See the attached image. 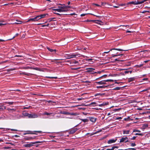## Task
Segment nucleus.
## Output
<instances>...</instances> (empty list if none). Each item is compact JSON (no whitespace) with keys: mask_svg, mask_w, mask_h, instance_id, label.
Listing matches in <instances>:
<instances>
[{"mask_svg":"<svg viewBox=\"0 0 150 150\" xmlns=\"http://www.w3.org/2000/svg\"><path fill=\"white\" fill-rule=\"evenodd\" d=\"M144 2V1L143 0L141 1H137V4H140L143 3Z\"/></svg>","mask_w":150,"mask_h":150,"instance_id":"nucleus-29","label":"nucleus"},{"mask_svg":"<svg viewBox=\"0 0 150 150\" xmlns=\"http://www.w3.org/2000/svg\"><path fill=\"white\" fill-rule=\"evenodd\" d=\"M35 137H27L26 138H25V139L26 140H31L32 139H35Z\"/></svg>","mask_w":150,"mask_h":150,"instance_id":"nucleus-11","label":"nucleus"},{"mask_svg":"<svg viewBox=\"0 0 150 150\" xmlns=\"http://www.w3.org/2000/svg\"><path fill=\"white\" fill-rule=\"evenodd\" d=\"M22 74L25 75H28V74H27L25 72L23 73Z\"/></svg>","mask_w":150,"mask_h":150,"instance_id":"nucleus-54","label":"nucleus"},{"mask_svg":"<svg viewBox=\"0 0 150 150\" xmlns=\"http://www.w3.org/2000/svg\"><path fill=\"white\" fill-rule=\"evenodd\" d=\"M46 14H43L37 16H39L38 20L41 18H44Z\"/></svg>","mask_w":150,"mask_h":150,"instance_id":"nucleus-12","label":"nucleus"},{"mask_svg":"<svg viewBox=\"0 0 150 150\" xmlns=\"http://www.w3.org/2000/svg\"><path fill=\"white\" fill-rule=\"evenodd\" d=\"M79 114L76 113H74V112H71L70 113V115H74V116H76L77 115H78Z\"/></svg>","mask_w":150,"mask_h":150,"instance_id":"nucleus-19","label":"nucleus"},{"mask_svg":"<svg viewBox=\"0 0 150 150\" xmlns=\"http://www.w3.org/2000/svg\"><path fill=\"white\" fill-rule=\"evenodd\" d=\"M108 104L106 102H103V103L99 105H98L99 106H103Z\"/></svg>","mask_w":150,"mask_h":150,"instance_id":"nucleus-18","label":"nucleus"},{"mask_svg":"<svg viewBox=\"0 0 150 150\" xmlns=\"http://www.w3.org/2000/svg\"><path fill=\"white\" fill-rule=\"evenodd\" d=\"M18 22H15L14 24H21V21H19L17 20L16 21Z\"/></svg>","mask_w":150,"mask_h":150,"instance_id":"nucleus-35","label":"nucleus"},{"mask_svg":"<svg viewBox=\"0 0 150 150\" xmlns=\"http://www.w3.org/2000/svg\"><path fill=\"white\" fill-rule=\"evenodd\" d=\"M112 50H117L120 51H127V50H122V49H115V48H114V49H111L109 51H108L105 52H104V53H108V52H109L110 51H112Z\"/></svg>","mask_w":150,"mask_h":150,"instance_id":"nucleus-7","label":"nucleus"},{"mask_svg":"<svg viewBox=\"0 0 150 150\" xmlns=\"http://www.w3.org/2000/svg\"><path fill=\"white\" fill-rule=\"evenodd\" d=\"M63 114L67 115H70V113L68 112H64Z\"/></svg>","mask_w":150,"mask_h":150,"instance_id":"nucleus-30","label":"nucleus"},{"mask_svg":"<svg viewBox=\"0 0 150 150\" xmlns=\"http://www.w3.org/2000/svg\"><path fill=\"white\" fill-rule=\"evenodd\" d=\"M79 54H73L71 55H69L68 56L67 58L68 59H70L71 58H74L76 57Z\"/></svg>","mask_w":150,"mask_h":150,"instance_id":"nucleus-6","label":"nucleus"},{"mask_svg":"<svg viewBox=\"0 0 150 150\" xmlns=\"http://www.w3.org/2000/svg\"><path fill=\"white\" fill-rule=\"evenodd\" d=\"M126 5V4H119L118 5V6H125Z\"/></svg>","mask_w":150,"mask_h":150,"instance_id":"nucleus-39","label":"nucleus"},{"mask_svg":"<svg viewBox=\"0 0 150 150\" xmlns=\"http://www.w3.org/2000/svg\"><path fill=\"white\" fill-rule=\"evenodd\" d=\"M91 20H87L85 21V22H91Z\"/></svg>","mask_w":150,"mask_h":150,"instance_id":"nucleus-58","label":"nucleus"},{"mask_svg":"<svg viewBox=\"0 0 150 150\" xmlns=\"http://www.w3.org/2000/svg\"><path fill=\"white\" fill-rule=\"evenodd\" d=\"M6 103L8 104L9 105H13L14 103V102H6Z\"/></svg>","mask_w":150,"mask_h":150,"instance_id":"nucleus-25","label":"nucleus"},{"mask_svg":"<svg viewBox=\"0 0 150 150\" xmlns=\"http://www.w3.org/2000/svg\"><path fill=\"white\" fill-rule=\"evenodd\" d=\"M73 63H74L75 64H76L77 63H78V62L77 61H75L74 62H73Z\"/></svg>","mask_w":150,"mask_h":150,"instance_id":"nucleus-45","label":"nucleus"},{"mask_svg":"<svg viewBox=\"0 0 150 150\" xmlns=\"http://www.w3.org/2000/svg\"><path fill=\"white\" fill-rule=\"evenodd\" d=\"M47 78H49L50 79H57V78L56 77H48V76H47Z\"/></svg>","mask_w":150,"mask_h":150,"instance_id":"nucleus-26","label":"nucleus"},{"mask_svg":"<svg viewBox=\"0 0 150 150\" xmlns=\"http://www.w3.org/2000/svg\"><path fill=\"white\" fill-rule=\"evenodd\" d=\"M129 72V71H125V74H127Z\"/></svg>","mask_w":150,"mask_h":150,"instance_id":"nucleus-56","label":"nucleus"},{"mask_svg":"<svg viewBox=\"0 0 150 150\" xmlns=\"http://www.w3.org/2000/svg\"><path fill=\"white\" fill-rule=\"evenodd\" d=\"M103 71H99L98 72V73L99 74L101 73L102 72H103Z\"/></svg>","mask_w":150,"mask_h":150,"instance_id":"nucleus-55","label":"nucleus"},{"mask_svg":"<svg viewBox=\"0 0 150 150\" xmlns=\"http://www.w3.org/2000/svg\"><path fill=\"white\" fill-rule=\"evenodd\" d=\"M135 149H135L133 148H129L128 149V150H135Z\"/></svg>","mask_w":150,"mask_h":150,"instance_id":"nucleus-49","label":"nucleus"},{"mask_svg":"<svg viewBox=\"0 0 150 150\" xmlns=\"http://www.w3.org/2000/svg\"><path fill=\"white\" fill-rule=\"evenodd\" d=\"M15 69H9L7 70V71H13Z\"/></svg>","mask_w":150,"mask_h":150,"instance_id":"nucleus-40","label":"nucleus"},{"mask_svg":"<svg viewBox=\"0 0 150 150\" xmlns=\"http://www.w3.org/2000/svg\"><path fill=\"white\" fill-rule=\"evenodd\" d=\"M30 106H29V107H25L24 108V109H28L30 107Z\"/></svg>","mask_w":150,"mask_h":150,"instance_id":"nucleus-61","label":"nucleus"},{"mask_svg":"<svg viewBox=\"0 0 150 150\" xmlns=\"http://www.w3.org/2000/svg\"><path fill=\"white\" fill-rule=\"evenodd\" d=\"M88 13H85V14H81V16H85V15H86V14H87Z\"/></svg>","mask_w":150,"mask_h":150,"instance_id":"nucleus-44","label":"nucleus"},{"mask_svg":"<svg viewBox=\"0 0 150 150\" xmlns=\"http://www.w3.org/2000/svg\"><path fill=\"white\" fill-rule=\"evenodd\" d=\"M128 82H130L131 81V80L129 79V78L128 79Z\"/></svg>","mask_w":150,"mask_h":150,"instance_id":"nucleus-63","label":"nucleus"},{"mask_svg":"<svg viewBox=\"0 0 150 150\" xmlns=\"http://www.w3.org/2000/svg\"><path fill=\"white\" fill-rule=\"evenodd\" d=\"M131 146H136V144L134 143H132L131 144Z\"/></svg>","mask_w":150,"mask_h":150,"instance_id":"nucleus-38","label":"nucleus"},{"mask_svg":"<svg viewBox=\"0 0 150 150\" xmlns=\"http://www.w3.org/2000/svg\"><path fill=\"white\" fill-rule=\"evenodd\" d=\"M38 17L39 16H37L34 18H30L29 19H28L27 22H29L30 21H38Z\"/></svg>","mask_w":150,"mask_h":150,"instance_id":"nucleus-5","label":"nucleus"},{"mask_svg":"<svg viewBox=\"0 0 150 150\" xmlns=\"http://www.w3.org/2000/svg\"><path fill=\"white\" fill-rule=\"evenodd\" d=\"M120 89V87H117L115 88H114V90H119Z\"/></svg>","mask_w":150,"mask_h":150,"instance_id":"nucleus-31","label":"nucleus"},{"mask_svg":"<svg viewBox=\"0 0 150 150\" xmlns=\"http://www.w3.org/2000/svg\"><path fill=\"white\" fill-rule=\"evenodd\" d=\"M123 134H129L130 131L129 130H123Z\"/></svg>","mask_w":150,"mask_h":150,"instance_id":"nucleus-13","label":"nucleus"},{"mask_svg":"<svg viewBox=\"0 0 150 150\" xmlns=\"http://www.w3.org/2000/svg\"><path fill=\"white\" fill-rule=\"evenodd\" d=\"M23 114L24 115L28 117L29 114L28 113L25 112L23 113Z\"/></svg>","mask_w":150,"mask_h":150,"instance_id":"nucleus-23","label":"nucleus"},{"mask_svg":"<svg viewBox=\"0 0 150 150\" xmlns=\"http://www.w3.org/2000/svg\"><path fill=\"white\" fill-rule=\"evenodd\" d=\"M107 86H97V88H105V87H107Z\"/></svg>","mask_w":150,"mask_h":150,"instance_id":"nucleus-34","label":"nucleus"},{"mask_svg":"<svg viewBox=\"0 0 150 150\" xmlns=\"http://www.w3.org/2000/svg\"><path fill=\"white\" fill-rule=\"evenodd\" d=\"M62 5V6L60 7L62 8H62L63 10H66L65 9L68 8L70 7L69 6H65L64 4Z\"/></svg>","mask_w":150,"mask_h":150,"instance_id":"nucleus-9","label":"nucleus"},{"mask_svg":"<svg viewBox=\"0 0 150 150\" xmlns=\"http://www.w3.org/2000/svg\"><path fill=\"white\" fill-rule=\"evenodd\" d=\"M114 147H112L111 148L109 149L110 150H114Z\"/></svg>","mask_w":150,"mask_h":150,"instance_id":"nucleus-50","label":"nucleus"},{"mask_svg":"<svg viewBox=\"0 0 150 150\" xmlns=\"http://www.w3.org/2000/svg\"><path fill=\"white\" fill-rule=\"evenodd\" d=\"M106 82H108V81H110V82H113L114 81V80H113L111 79H108L107 80H105Z\"/></svg>","mask_w":150,"mask_h":150,"instance_id":"nucleus-32","label":"nucleus"},{"mask_svg":"<svg viewBox=\"0 0 150 150\" xmlns=\"http://www.w3.org/2000/svg\"><path fill=\"white\" fill-rule=\"evenodd\" d=\"M18 33H17L16 34V35L15 36H14L13 38H13H15L17 36H18Z\"/></svg>","mask_w":150,"mask_h":150,"instance_id":"nucleus-51","label":"nucleus"},{"mask_svg":"<svg viewBox=\"0 0 150 150\" xmlns=\"http://www.w3.org/2000/svg\"><path fill=\"white\" fill-rule=\"evenodd\" d=\"M88 69V70L87 71L88 72L92 71V70H95L94 69L92 68H89Z\"/></svg>","mask_w":150,"mask_h":150,"instance_id":"nucleus-27","label":"nucleus"},{"mask_svg":"<svg viewBox=\"0 0 150 150\" xmlns=\"http://www.w3.org/2000/svg\"><path fill=\"white\" fill-rule=\"evenodd\" d=\"M107 76L106 75H103V76L100 77L99 78H98L96 79L97 80V79H98L99 78H101L102 77H104V76Z\"/></svg>","mask_w":150,"mask_h":150,"instance_id":"nucleus-46","label":"nucleus"},{"mask_svg":"<svg viewBox=\"0 0 150 150\" xmlns=\"http://www.w3.org/2000/svg\"><path fill=\"white\" fill-rule=\"evenodd\" d=\"M113 7H114V8H118L119 7V6H113Z\"/></svg>","mask_w":150,"mask_h":150,"instance_id":"nucleus-57","label":"nucleus"},{"mask_svg":"<svg viewBox=\"0 0 150 150\" xmlns=\"http://www.w3.org/2000/svg\"><path fill=\"white\" fill-rule=\"evenodd\" d=\"M106 81L105 80L104 81H100L99 82H96V83L99 84V85H101L103 84H105L106 83H105Z\"/></svg>","mask_w":150,"mask_h":150,"instance_id":"nucleus-10","label":"nucleus"},{"mask_svg":"<svg viewBox=\"0 0 150 150\" xmlns=\"http://www.w3.org/2000/svg\"><path fill=\"white\" fill-rule=\"evenodd\" d=\"M6 24H3L2 23H0V25L1 26L2 25H5Z\"/></svg>","mask_w":150,"mask_h":150,"instance_id":"nucleus-62","label":"nucleus"},{"mask_svg":"<svg viewBox=\"0 0 150 150\" xmlns=\"http://www.w3.org/2000/svg\"><path fill=\"white\" fill-rule=\"evenodd\" d=\"M38 115L35 114H29L28 117L29 118H35L38 117Z\"/></svg>","mask_w":150,"mask_h":150,"instance_id":"nucleus-4","label":"nucleus"},{"mask_svg":"<svg viewBox=\"0 0 150 150\" xmlns=\"http://www.w3.org/2000/svg\"><path fill=\"white\" fill-rule=\"evenodd\" d=\"M132 32L131 31H129V30H127L126 31V33H132Z\"/></svg>","mask_w":150,"mask_h":150,"instance_id":"nucleus-59","label":"nucleus"},{"mask_svg":"<svg viewBox=\"0 0 150 150\" xmlns=\"http://www.w3.org/2000/svg\"><path fill=\"white\" fill-rule=\"evenodd\" d=\"M59 8L56 9H53V10L54 11H57L59 12H65L67 11L66 10H63L60 6H58Z\"/></svg>","mask_w":150,"mask_h":150,"instance_id":"nucleus-3","label":"nucleus"},{"mask_svg":"<svg viewBox=\"0 0 150 150\" xmlns=\"http://www.w3.org/2000/svg\"><path fill=\"white\" fill-rule=\"evenodd\" d=\"M115 142V140L114 139H111V140H109L108 141V144H111L112 143H114Z\"/></svg>","mask_w":150,"mask_h":150,"instance_id":"nucleus-15","label":"nucleus"},{"mask_svg":"<svg viewBox=\"0 0 150 150\" xmlns=\"http://www.w3.org/2000/svg\"><path fill=\"white\" fill-rule=\"evenodd\" d=\"M135 135H142V134H141V133H137L135 134Z\"/></svg>","mask_w":150,"mask_h":150,"instance_id":"nucleus-47","label":"nucleus"},{"mask_svg":"<svg viewBox=\"0 0 150 150\" xmlns=\"http://www.w3.org/2000/svg\"><path fill=\"white\" fill-rule=\"evenodd\" d=\"M129 142L128 139V138L127 137H122L120 139V143L122 142Z\"/></svg>","mask_w":150,"mask_h":150,"instance_id":"nucleus-2","label":"nucleus"},{"mask_svg":"<svg viewBox=\"0 0 150 150\" xmlns=\"http://www.w3.org/2000/svg\"><path fill=\"white\" fill-rule=\"evenodd\" d=\"M7 110L9 111H10L11 110H12L13 111H15L16 110L14 109H10L9 108H7Z\"/></svg>","mask_w":150,"mask_h":150,"instance_id":"nucleus-24","label":"nucleus"},{"mask_svg":"<svg viewBox=\"0 0 150 150\" xmlns=\"http://www.w3.org/2000/svg\"><path fill=\"white\" fill-rule=\"evenodd\" d=\"M77 130L76 129H74L73 130H72L71 131V133L72 134L74 133Z\"/></svg>","mask_w":150,"mask_h":150,"instance_id":"nucleus-20","label":"nucleus"},{"mask_svg":"<svg viewBox=\"0 0 150 150\" xmlns=\"http://www.w3.org/2000/svg\"><path fill=\"white\" fill-rule=\"evenodd\" d=\"M95 104H97L95 102H93L91 103L90 104L88 105H85L86 106H89L90 105H95Z\"/></svg>","mask_w":150,"mask_h":150,"instance_id":"nucleus-22","label":"nucleus"},{"mask_svg":"<svg viewBox=\"0 0 150 150\" xmlns=\"http://www.w3.org/2000/svg\"><path fill=\"white\" fill-rule=\"evenodd\" d=\"M148 125H143V127L144 128H145L146 127H147Z\"/></svg>","mask_w":150,"mask_h":150,"instance_id":"nucleus-33","label":"nucleus"},{"mask_svg":"<svg viewBox=\"0 0 150 150\" xmlns=\"http://www.w3.org/2000/svg\"><path fill=\"white\" fill-rule=\"evenodd\" d=\"M129 4H133L134 5H137V1H132L131 2H129L127 3V4L128 5Z\"/></svg>","mask_w":150,"mask_h":150,"instance_id":"nucleus-8","label":"nucleus"},{"mask_svg":"<svg viewBox=\"0 0 150 150\" xmlns=\"http://www.w3.org/2000/svg\"><path fill=\"white\" fill-rule=\"evenodd\" d=\"M47 48L49 51H50L51 52H55L56 51V50H52V49H51L49 48L48 47H47Z\"/></svg>","mask_w":150,"mask_h":150,"instance_id":"nucleus-16","label":"nucleus"},{"mask_svg":"<svg viewBox=\"0 0 150 150\" xmlns=\"http://www.w3.org/2000/svg\"><path fill=\"white\" fill-rule=\"evenodd\" d=\"M129 79L131 80V81H134L135 79V78L134 77H132L129 78Z\"/></svg>","mask_w":150,"mask_h":150,"instance_id":"nucleus-37","label":"nucleus"},{"mask_svg":"<svg viewBox=\"0 0 150 150\" xmlns=\"http://www.w3.org/2000/svg\"><path fill=\"white\" fill-rule=\"evenodd\" d=\"M42 142L40 141H37L35 142H31L29 144H25L23 145L24 147H28L30 146H33L34 144L41 143Z\"/></svg>","mask_w":150,"mask_h":150,"instance_id":"nucleus-1","label":"nucleus"},{"mask_svg":"<svg viewBox=\"0 0 150 150\" xmlns=\"http://www.w3.org/2000/svg\"><path fill=\"white\" fill-rule=\"evenodd\" d=\"M53 113H48L47 112H45L43 114L44 115H52V114H53Z\"/></svg>","mask_w":150,"mask_h":150,"instance_id":"nucleus-17","label":"nucleus"},{"mask_svg":"<svg viewBox=\"0 0 150 150\" xmlns=\"http://www.w3.org/2000/svg\"><path fill=\"white\" fill-rule=\"evenodd\" d=\"M140 132V131H139V130H134L133 132Z\"/></svg>","mask_w":150,"mask_h":150,"instance_id":"nucleus-53","label":"nucleus"},{"mask_svg":"<svg viewBox=\"0 0 150 150\" xmlns=\"http://www.w3.org/2000/svg\"><path fill=\"white\" fill-rule=\"evenodd\" d=\"M4 109L3 108H0V110H3Z\"/></svg>","mask_w":150,"mask_h":150,"instance_id":"nucleus-64","label":"nucleus"},{"mask_svg":"<svg viewBox=\"0 0 150 150\" xmlns=\"http://www.w3.org/2000/svg\"><path fill=\"white\" fill-rule=\"evenodd\" d=\"M84 98H78L77 99V100H84Z\"/></svg>","mask_w":150,"mask_h":150,"instance_id":"nucleus-42","label":"nucleus"},{"mask_svg":"<svg viewBox=\"0 0 150 150\" xmlns=\"http://www.w3.org/2000/svg\"><path fill=\"white\" fill-rule=\"evenodd\" d=\"M150 60H146L144 61V62L145 63H147L148 62H149Z\"/></svg>","mask_w":150,"mask_h":150,"instance_id":"nucleus-60","label":"nucleus"},{"mask_svg":"<svg viewBox=\"0 0 150 150\" xmlns=\"http://www.w3.org/2000/svg\"><path fill=\"white\" fill-rule=\"evenodd\" d=\"M55 19V18H49L48 19V20L49 21H54L55 20H54V19Z\"/></svg>","mask_w":150,"mask_h":150,"instance_id":"nucleus-21","label":"nucleus"},{"mask_svg":"<svg viewBox=\"0 0 150 150\" xmlns=\"http://www.w3.org/2000/svg\"><path fill=\"white\" fill-rule=\"evenodd\" d=\"M18 22H15L14 24H21V21H19L17 20L16 21Z\"/></svg>","mask_w":150,"mask_h":150,"instance_id":"nucleus-36","label":"nucleus"},{"mask_svg":"<svg viewBox=\"0 0 150 150\" xmlns=\"http://www.w3.org/2000/svg\"><path fill=\"white\" fill-rule=\"evenodd\" d=\"M90 120L93 122H95L96 120V118L94 117H91L90 118Z\"/></svg>","mask_w":150,"mask_h":150,"instance_id":"nucleus-14","label":"nucleus"},{"mask_svg":"<svg viewBox=\"0 0 150 150\" xmlns=\"http://www.w3.org/2000/svg\"><path fill=\"white\" fill-rule=\"evenodd\" d=\"M15 57H22V56H21V55H16L15 56Z\"/></svg>","mask_w":150,"mask_h":150,"instance_id":"nucleus-52","label":"nucleus"},{"mask_svg":"<svg viewBox=\"0 0 150 150\" xmlns=\"http://www.w3.org/2000/svg\"><path fill=\"white\" fill-rule=\"evenodd\" d=\"M81 120L84 122H87L88 121V120L87 119H82Z\"/></svg>","mask_w":150,"mask_h":150,"instance_id":"nucleus-28","label":"nucleus"},{"mask_svg":"<svg viewBox=\"0 0 150 150\" xmlns=\"http://www.w3.org/2000/svg\"><path fill=\"white\" fill-rule=\"evenodd\" d=\"M101 130H99V131H98L96 132H95L94 134H96V133H98L99 132H100L101 131Z\"/></svg>","mask_w":150,"mask_h":150,"instance_id":"nucleus-41","label":"nucleus"},{"mask_svg":"<svg viewBox=\"0 0 150 150\" xmlns=\"http://www.w3.org/2000/svg\"><path fill=\"white\" fill-rule=\"evenodd\" d=\"M120 55L122 56V55H123V54H120V55H113L112 56V57H116V56H120Z\"/></svg>","mask_w":150,"mask_h":150,"instance_id":"nucleus-43","label":"nucleus"},{"mask_svg":"<svg viewBox=\"0 0 150 150\" xmlns=\"http://www.w3.org/2000/svg\"><path fill=\"white\" fill-rule=\"evenodd\" d=\"M136 138V137H134L132 138L131 139V140H134L135 139V138Z\"/></svg>","mask_w":150,"mask_h":150,"instance_id":"nucleus-48","label":"nucleus"}]
</instances>
